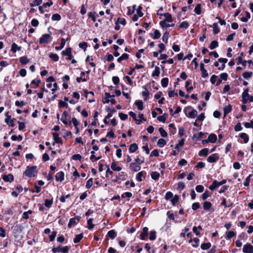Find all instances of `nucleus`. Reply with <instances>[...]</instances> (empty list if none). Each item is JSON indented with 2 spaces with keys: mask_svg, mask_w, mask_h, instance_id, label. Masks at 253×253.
Here are the masks:
<instances>
[{
  "mask_svg": "<svg viewBox=\"0 0 253 253\" xmlns=\"http://www.w3.org/2000/svg\"><path fill=\"white\" fill-rule=\"evenodd\" d=\"M168 116V114L167 113H164L162 116H159L157 117V120L161 122L165 123L166 120Z\"/></svg>",
  "mask_w": 253,
  "mask_h": 253,
  "instance_id": "nucleus-36",
  "label": "nucleus"
},
{
  "mask_svg": "<svg viewBox=\"0 0 253 253\" xmlns=\"http://www.w3.org/2000/svg\"><path fill=\"white\" fill-rule=\"evenodd\" d=\"M144 174H146V172L144 171H141L139 172L137 174L136 176V179L137 181H138L139 182L141 181L142 180V176H143Z\"/></svg>",
  "mask_w": 253,
  "mask_h": 253,
  "instance_id": "nucleus-38",
  "label": "nucleus"
},
{
  "mask_svg": "<svg viewBox=\"0 0 253 253\" xmlns=\"http://www.w3.org/2000/svg\"><path fill=\"white\" fill-rule=\"evenodd\" d=\"M169 79L168 78H164L161 80V84L163 87H166L169 84Z\"/></svg>",
  "mask_w": 253,
  "mask_h": 253,
  "instance_id": "nucleus-49",
  "label": "nucleus"
},
{
  "mask_svg": "<svg viewBox=\"0 0 253 253\" xmlns=\"http://www.w3.org/2000/svg\"><path fill=\"white\" fill-rule=\"evenodd\" d=\"M239 136L240 138L244 140V142L245 143H247L248 142L249 140V137L247 134L244 132L241 133L239 135Z\"/></svg>",
  "mask_w": 253,
  "mask_h": 253,
  "instance_id": "nucleus-31",
  "label": "nucleus"
},
{
  "mask_svg": "<svg viewBox=\"0 0 253 253\" xmlns=\"http://www.w3.org/2000/svg\"><path fill=\"white\" fill-rule=\"evenodd\" d=\"M19 61L21 65H25L29 62L30 60L27 56H23L20 57Z\"/></svg>",
  "mask_w": 253,
  "mask_h": 253,
  "instance_id": "nucleus-17",
  "label": "nucleus"
},
{
  "mask_svg": "<svg viewBox=\"0 0 253 253\" xmlns=\"http://www.w3.org/2000/svg\"><path fill=\"white\" fill-rule=\"evenodd\" d=\"M58 106L59 108L65 107L66 108H68V104L66 102L60 100L58 103Z\"/></svg>",
  "mask_w": 253,
  "mask_h": 253,
  "instance_id": "nucleus-57",
  "label": "nucleus"
},
{
  "mask_svg": "<svg viewBox=\"0 0 253 253\" xmlns=\"http://www.w3.org/2000/svg\"><path fill=\"white\" fill-rule=\"evenodd\" d=\"M151 176L153 180H157L160 177V174L157 171H153L151 173Z\"/></svg>",
  "mask_w": 253,
  "mask_h": 253,
  "instance_id": "nucleus-39",
  "label": "nucleus"
},
{
  "mask_svg": "<svg viewBox=\"0 0 253 253\" xmlns=\"http://www.w3.org/2000/svg\"><path fill=\"white\" fill-rule=\"evenodd\" d=\"M61 19L60 15L58 13H55L52 15L51 19L52 21H59Z\"/></svg>",
  "mask_w": 253,
  "mask_h": 253,
  "instance_id": "nucleus-55",
  "label": "nucleus"
},
{
  "mask_svg": "<svg viewBox=\"0 0 253 253\" xmlns=\"http://www.w3.org/2000/svg\"><path fill=\"white\" fill-rule=\"evenodd\" d=\"M208 139L210 142L213 143L216 141L217 136L215 134L211 133L209 135Z\"/></svg>",
  "mask_w": 253,
  "mask_h": 253,
  "instance_id": "nucleus-28",
  "label": "nucleus"
},
{
  "mask_svg": "<svg viewBox=\"0 0 253 253\" xmlns=\"http://www.w3.org/2000/svg\"><path fill=\"white\" fill-rule=\"evenodd\" d=\"M143 88H144L145 90L142 92V95L144 97V100L146 101L148 99L149 92L146 87H144Z\"/></svg>",
  "mask_w": 253,
  "mask_h": 253,
  "instance_id": "nucleus-34",
  "label": "nucleus"
},
{
  "mask_svg": "<svg viewBox=\"0 0 253 253\" xmlns=\"http://www.w3.org/2000/svg\"><path fill=\"white\" fill-rule=\"evenodd\" d=\"M92 184H93V178H90L86 181V184H85V187L87 189H89L92 186Z\"/></svg>",
  "mask_w": 253,
  "mask_h": 253,
  "instance_id": "nucleus-59",
  "label": "nucleus"
},
{
  "mask_svg": "<svg viewBox=\"0 0 253 253\" xmlns=\"http://www.w3.org/2000/svg\"><path fill=\"white\" fill-rule=\"evenodd\" d=\"M2 179L5 182H11L14 180V176L13 174L9 173L7 175H2Z\"/></svg>",
  "mask_w": 253,
  "mask_h": 253,
  "instance_id": "nucleus-12",
  "label": "nucleus"
},
{
  "mask_svg": "<svg viewBox=\"0 0 253 253\" xmlns=\"http://www.w3.org/2000/svg\"><path fill=\"white\" fill-rule=\"evenodd\" d=\"M167 144V141L163 138H160L157 142V145L159 147H163Z\"/></svg>",
  "mask_w": 253,
  "mask_h": 253,
  "instance_id": "nucleus-43",
  "label": "nucleus"
},
{
  "mask_svg": "<svg viewBox=\"0 0 253 253\" xmlns=\"http://www.w3.org/2000/svg\"><path fill=\"white\" fill-rule=\"evenodd\" d=\"M83 233H82L80 234L76 235L75 236V237L73 239V242L75 244L78 243L81 241V240L83 239Z\"/></svg>",
  "mask_w": 253,
  "mask_h": 253,
  "instance_id": "nucleus-30",
  "label": "nucleus"
},
{
  "mask_svg": "<svg viewBox=\"0 0 253 253\" xmlns=\"http://www.w3.org/2000/svg\"><path fill=\"white\" fill-rule=\"evenodd\" d=\"M42 0H34L32 3H30L31 7H34L37 5H40L42 3Z\"/></svg>",
  "mask_w": 253,
  "mask_h": 253,
  "instance_id": "nucleus-56",
  "label": "nucleus"
},
{
  "mask_svg": "<svg viewBox=\"0 0 253 253\" xmlns=\"http://www.w3.org/2000/svg\"><path fill=\"white\" fill-rule=\"evenodd\" d=\"M156 238V232L155 231H151L150 232L149 239L150 240H155Z\"/></svg>",
  "mask_w": 253,
  "mask_h": 253,
  "instance_id": "nucleus-61",
  "label": "nucleus"
},
{
  "mask_svg": "<svg viewBox=\"0 0 253 253\" xmlns=\"http://www.w3.org/2000/svg\"><path fill=\"white\" fill-rule=\"evenodd\" d=\"M220 29L218 26L217 23H214L213 24V33L214 35H216L219 33Z\"/></svg>",
  "mask_w": 253,
  "mask_h": 253,
  "instance_id": "nucleus-48",
  "label": "nucleus"
},
{
  "mask_svg": "<svg viewBox=\"0 0 253 253\" xmlns=\"http://www.w3.org/2000/svg\"><path fill=\"white\" fill-rule=\"evenodd\" d=\"M212 207V204L209 201H205L203 203V209L204 210L206 211H209L210 210Z\"/></svg>",
  "mask_w": 253,
  "mask_h": 253,
  "instance_id": "nucleus-19",
  "label": "nucleus"
},
{
  "mask_svg": "<svg viewBox=\"0 0 253 253\" xmlns=\"http://www.w3.org/2000/svg\"><path fill=\"white\" fill-rule=\"evenodd\" d=\"M232 106L229 104L223 108L224 116H225L232 111Z\"/></svg>",
  "mask_w": 253,
  "mask_h": 253,
  "instance_id": "nucleus-24",
  "label": "nucleus"
},
{
  "mask_svg": "<svg viewBox=\"0 0 253 253\" xmlns=\"http://www.w3.org/2000/svg\"><path fill=\"white\" fill-rule=\"evenodd\" d=\"M243 252L244 253H253V246L250 243L244 245Z\"/></svg>",
  "mask_w": 253,
  "mask_h": 253,
  "instance_id": "nucleus-8",
  "label": "nucleus"
},
{
  "mask_svg": "<svg viewBox=\"0 0 253 253\" xmlns=\"http://www.w3.org/2000/svg\"><path fill=\"white\" fill-rule=\"evenodd\" d=\"M161 36V34L158 30H155L153 33L150 34V36L154 40L159 39Z\"/></svg>",
  "mask_w": 253,
  "mask_h": 253,
  "instance_id": "nucleus-15",
  "label": "nucleus"
},
{
  "mask_svg": "<svg viewBox=\"0 0 253 253\" xmlns=\"http://www.w3.org/2000/svg\"><path fill=\"white\" fill-rule=\"evenodd\" d=\"M160 74V68L158 66H155V70L153 72L152 76L153 77H158Z\"/></svg>",
  "mask_w": 253,
  "mask_h": 253,
  "instance_id": "nucleus-52",
  "label": "nucleus"
},
{
  "mask_svg": "<svg viewBox=\"0 0 253 253\" xmlns=\"http://www.w3.org/2000/svg\"><path fill=\"white\" fill-rule=\"evenodd\" d=\"M148 228L147 227H144L143 228L142 232H141L140 234V238L142 240H145V238L146 236L148 235Z\"/></svg>",
  "mask_w": 253,
  "mask_h": 253,
  "instance_id": "nucleus-14",
  "label": "nucleus"
},
{
  "mask_svg": "<svg viewBox=\"0 0 253 253\" xmlns=\"http://www.w3.org/2000/svg\"><path fill=\"white\" fill-rule=\"evenodd\" d=\"M127 177V174L125 172L122 171L118 173L115 179H113V181L120 183L121 181H124L126 179Z\"/></svg>",
  "mask_w": 253,
  "mask_h": 253,
  "instance_id": "nucleus-5",
  "label": "nucleus"
},
{
  "mask_svg": "<svg viewBox=\"0 0 253 253\" xmlns=\"http://www.w3.org/2000/svg\"><path fill=\"white\" fill-rule=\"evenodd\" d=\"M49 57L52 59L54 61H57L59 60V56L56 53H50L49 54Z\"/></svg>",
  "mask_w": 253,
  "mask_h": 253,
  "instance_id": "nucleus-53",
  "label": "nucleus"
},
{
  "mask_svg": "<svg viewBox=\"0 0 253 253\" xmlns=\"http://www.w3.org/2000/svg\"><path fill=\"white\" fill-rule=\"evenodd\" d=\"M218 185L217 184V181L216 180H214L212 184L210 186H209V189L211 190V191H213L216 188L218 187Z\"/></svg>",
  "mask_w": 253,
  "mask_h": 253,
  "instance_id": "nucleus-45",
  "label": "nucleus"
},
{
  "mask_svg": "<svg viewBox=\"0 0 253 253\" xmlns=\"http://www.w3.org/2000/svg\"><path fill=\"white\" fill-rule=\"evenodd\" d=\"M194 12L198 15L201 13V5L200 3L197 4L194 9Z\"/></svg>",
  "mask_w": 253,
  "mask_h": 253,
  "instance_id": "nucleus-54",
  "label": "nucleus"
},
{
  "mask_svg": "<svg viewBox=\"0 0 253 253\" xmlns=\"http://www.w3.org/2000/svg\"><path fill=\"white\" fill-rule=\"evenodd\" d=\"M70 249V246H66L63 247L62 245H59L56 247H53L51 251L53 253H68Z\"/></svg>",
  "mask_w": 253,
  "mask_h": 253,
  "instance_id": "nucleus-3",
  "label": "nucleus"
},
{
  "mask_svg": "<svg viewBox=\"0 0 253 253\" xmlns=\"http://www.w3.org/2000/svg\"><path fill=\"white\" fill-rule=\"evenodd\" d=\"M111 168L113 171H120L122 169V168L120 167H117L116 162L115 161L112 163L111 165Z\"/></svg>",
  "mask_w": 253,
  "mask_h": 253,
  "instance_id": "nucleus-27",
  "label": "nucleus"
},
{
  "mask_svg": "<svg viewBox=\"0 0 253 253\" xmlns=\"http://www.w3.org/2000/svg\"><path fill=\"white\" fill-rule=\"evenodd\" d=\"M72 53V48L71 47H67L65 50H64L62 51L61 54L62 56H67Z\"/></svg>",
  "mask_w": 253,
  "mask_h": 253,
  "instance_id": "nucleus-46",
  "label": "nucleus"
},
{
  "mask_svg": "<svg viewBox=\"0 0 253 253\" xmlns=\"http://www.w3.org/2000/svg\"><path fill=\"white\" fill-rule=\"evenodd\" d=\"M219 158L218 154L214 153L208 157L207 161L210 163H213L216 162Z\"/></svg>",
  "mask_w": 253,
  "mask_h": 253,
  "instance_id": "nucleus-7",
  "label": "nucleus"
},
{
  "mask_svg": "<svg viewBox=\"0 0 253 253\" xmlns=\"http://www.w3.org/2000/svg\"><path fill=\"white\" fill-rule=\"evenodd\" d=\"M199 239L198 238H194L193 239H191L189 241V243H191L192 242H195V244H193L192 245V246L194 248H197L199 246Z\"/></svg>",
  "mask_w": 253,
  "mask_h": 253,
  "instance_id": "nucleus-41",
  "label": "nucleus"
},
{
  "mask_svg": "<svg viewBox=\"0 0 253 253\" xmlns=\"http://www.w3.org/2000/svg\"><path fill=\"white\" fill-rule=\"evenodd\" d=\"M179 200V197L177 195H175L171 200V203L173 206H174Z\"/></svg>",
  "mask_w": 253,
  "mask_h": 253,
  "instance_id": "nucleus-62",
  "label": "nucleus"
},
{
  "mask_svg": "<svg viewBox=\"0 0 253 253\" xmlns=\"http://www.w3.org/2000/svg\"><path fill=\"white\" fill-rule=\"evenodd\" d=\"M159 131L160 133L161 136L163 137H166L168 136V133L167 132V131H165V130L163 127H160L159 128Z\"/></svg>",
  "mask_w": 253,
  "mask_h": 253,
  "instance_id": "nucleus-58",
  "label": "nucleus"
},
{
  "mask_svg": "<svg viewBox=\"0 0 253 253\" xmlns=\"http://www.w3.org/2000/svg\"><path fill=\"white\" fill-rule=\"evenodd\" d=\"M34 188H35V190H34L33 189H31L30 190L32 193L36 192L37 193H39L41 192V187L38 186L36 183H35V184H34Z\"/></svg>",
  "mask_w": 253,
  "mask_h": 253,
  "instance_id": "nucleus-51",
  "label": "nucleus"
},
{
  "mask_svg": "<svg viewBox=\"0 0 253 253\" xmlns=\"http://www.w3.org/2000/svg\"><path fill=\"white\" fill-rule=\"evenodd\" d=\"M209 153V151L208 148H204L199 152L198 155L201 157L203 156L205 157L208 155Z\"/></svg>",
  "mask_w": 253,
  "mask_h": 253,
  "instance_id": "nucleus-18",
  "label": "nucleus"
},
{
  "mask_svg": "<svg viewBox=\"0 0 253 253\" xmlns=\"http://www.w3.org/2000/svg\"><path fill=\"white\" fill-rule=\"evenodd\" d=\"M129 169L131 170L134 172H136L140 170L141 167L140 165L137 164L136 163H131L129 165Z\"/></svg>",
  "mask_w": 253,
  "mask_h": 253,
  "instance_id": "nucleus-10",
  "label": "nucleus"
},
{
  "mask_svg": "<svg viewBox=\"0 0 253 253\" xmlns=\"http://www.w3.org/2000/svg\"><path fill=\"white\" fill-rule=\"evenodd\" d=\"M169 34V32L168 31H165L164 32V33L163 34V36L162 37V40L166 43H168V42Z\"/></svg>",
  "mask_w": 253,
  "mask_h": 253,
  "instance_id": "nucleus-37",
  "label": "nucleus"
},
{
  "mask_svg": "<svg viewBox=\"0 0 253 253\" xmlns=\"http://www.w3.org/2000/svg\"><path fill=\"white\" fill-rule=\"evenodd\" d=\"M236 235V232L233 231H230L226 232V237L225 238L226 240H229L235 236Z\"/></svg>",
  "mask_w": 253,
  "mask_h": 253,
  "instance_id": "nucleus-25",
  "label": "nucleus"
},
{
  "mask_svg": "<svg viewBox=\"0 0 253 253\" xmlns=\"http://www.w3.org/2000/svg\"><path fill=\"white\" fill-rule=\"evenodd\" d=\"M117 234L115 230H109L106 235V238H110L111 239H114L117 237Z\"/></svg>",
  "mask_w": 253,
  "mask_h": 253,
  "instance_id": "nucleus-13",
  "label": "nucleus"
},
{
  "mask_svg": "<svg viewBox=\"0 0 253 253\" xmlns=\"http://www.w3.org/2000/svg\"><path fill=\"white\" fill-rule=\"evenodd\" d=\"M52 135L53 137V139L54 141L53 142L52 145H54L56 143H59V144H62L63 141L60 137H59V134L57 132H53Z\"/></svg>",
  "mask_w": 253,
  "mask_h": 253,
  "instance_id": "nucleus-9",
  "label": "nucleus"
},
{
  "mask_svg": "<svg viewBox=\"0 0 253 253\" xmlns=\"http://www.w3.org/2000/svg\"><path fill=\"white\" fill-rule=\"evenodd\" d=\"M110 98H111L110 93L109 92H105L104 100L103 101V103H109L110 102Z\"/></svg>",
  "mask_w": 253,
  "mask_h": 253,
  "instance_id": "nucleus-50",
  "label": "nucleus"
},
{
  "mask_svg": "<svg viewBox=\"0 0 253 253\" xmlns=\"http://www.w3.org/2000/svg\"><path fill=\"white\" fill-rule=\"evenodd\" d=\"M69 40V38H67L66 40L64 38H61V45L59 46H55V48L56 50H59L62 49L65 46L66 42Z\"/></svg>",
  "mask_w": 253,
  "mask_h": 253,
  "instance_id": "nucleus-21",
  "label": "nucleus"
},
{
  "mask_svg": "<svg viewBox=\"0 0 253 253\" xmlns=\"http://www.w3.org/2000/svg\"><path fill=\"white\" fill-rule=\"evenodd\" d=\"M249 88L244 89L242 94V102L243 104H247L249 101L250 102H253V96H250L249 94Z\"/></svg>",
  "mask_w": 253,
  "mask_h": 253,
  "instance_id": "nucleus-4",
  "label": "nucleus"
},
{
  "mask_svg": "<svg viewBox=\"0 0 253 253\" xmlns=\"http://www.w3.org/2000/svg\"><path fill=\"white\" fill-rule=\"evenodd\" d=\"M164 16L165 17V19L164 20H166V22H171L173 21L172 15L169 13L167 12L164 13Z\"/></svg>",
  "mask_w": 253,
  "mask_h": 253,
  "instance_id": "nucleus-22",
  "label": "nucleus"
},
{
  "mask_svg": "<svg viewBox=\"0 0 253 253\" xmlns=\"http://www.w3.org/2000/svg\"><path fill=\"white\" fill-rule=\"evenodd\" d=\"M64 179V172L60 171L55 175V180L57 181L62 182Z\"/></svg>",
  "mask_w": 253,
  "mask_h": 253,
  "instance_id": "nucleus-11",
  "label": "nucleus"
},
{
  "mask_svg": "<svg viewBox=\"0 0 253 253\" xmlns=\"http://www.w3.org/2000/svg\"><path fill=\"white\" fill-rule=\"evenodd\" d=\"M87 15L89 18H90L92 21L95 22L96 21V16H98V15L96 14V13L94 12H89L88 13Z\"/></svg>",
  "mask_w": 253,
  "mask_h": 253,
  "instance_id": "nucleus-29",
  "label": "nucleus"
},
{
  "mask_svg": "<svg viewBox=\"0 0 253 253\" xmlns=\"http://www.w3.org/2000/svg\"><path fill=\"white\" fill-rule=\"evenodd\" d=\"M53 202V198L51 199H46L44 200V205L47 207V208H50L51 207Z\"/></svg>",
  "mask_w": 253,
  "mask_h": 253,
  "instance_id": "nucleus-23",
  "label": "nucleus"
},
{
  "mask_svg": "<svg viewBox=\"0 0 253 253\" xmlns=\"http://www.w3.org/2000/svg\"><path fill=\"white\" fill-rule=\"evenodd\" d=\"M160 25L163 29H167L168 27V24L166 22V20L161 21L159 23Z\"/></svg>",
  "mask_w": 253,
  "mask_h": 253,
  "instance_id": "nucleus-64",
  "label": "nucleus"
},
{
  "mask_svg": "<svg viewBox=\"0 0 253 253\" xmlns=\"http://www.w3.org/2000/svg\"><path fill=\"white\" fill-rule=\"evenodd\" d=\"M37 167L36 166H27L23 172V176L32 178L35 177L37 174Z\"/></svg>",
  "mask_w": 253,
  "mask_h": 253,
  "instance_id": "nucleus-1",
  "label": "nucleus"
},
{
  "mask_svg": "<svg viewBox=\"0 0 253 253\" xmlns=\"http://www.w3.org/2000/svg\"><path fill=\"white\" fill-rule=\"evenodd\" d=\"M218 45L219 44L217 41H213L211 42L209 47L212 50L217 48Z\"/></svg>",
  "mask_w": 253,
  "mask_h": 253,
  "instance_id": "nucleus-40",
  "label": "nucleus"
},
{
  "mask_svg": "<svg viewBox=\"0 0 253 253\" xmlns=\"http://www.w3.org/2000/svg\"><path fill=\"white\" fill-rule=\"evenodd\" d=\"M134 104L137 106L138 109L139 110H142L144 108L143 103L141 100L135 101Z\"/></svg>",
  "mask_w": 253,
  "mask_h": 253,
  "instance_id": "nucleus-33",
  "label": "nucleus"
},
{
  "mask_svg": "<svg viewBox=\"0 0 253 253\" xmlns=\"http://www.w3.org/2000/svg\"><path fill=\"white\" fill-rule=\"evenodd\" d=\"M189 25L187 21H184L182 22L179 25V27L180 28L187 29L189 27Z\"/></svg>",
  "mask_w": 253,
  "mask_h": 253,
  "instance_id": "nucleus-63",
  "label": "nucleus"
},
{
  "mask_svg": "<svg viewBox=\"0 0 253 253\" xmlns=\"http://www.w3.org/2000/svg\"><path fill=\"white\" fill-rule=\"evenodd\" d=\"M197 111L195 109H193L189 113L188 117L193 119L197 116Z\"/></svg>",
  "mask_w": 253,
  "mask_h": 253,
  "instance_id": "nucleus-47",
  "label": "nucleus"
},
{
  "mask_svg": "<svg viewBox=\"0 0 253 253\" xmlns=\"http://www.w3.org/2000/svg\"><path fill=\"white\" fill-rule=\"evenodd\" d=\"M169 127L170 128L169 134L170 135H174L176 133V128L174 126L173 123L170 124L169 125Z\"/></svg>",
  "mask_w": 253,
  "mask_h": 253,
  "instance_id": "nucleus-26",
  "label": "nucleus"
},
{
  "mask_svg": "<svg viewBox=\"0 0 253 253\" xmlns=\"http://www.w3.org/2000/svg\"><path fill=\"white\" fill-rule=\"evenodd\" d=\"M129 55L127 53H123L120 57L117 59V61L121 63L124 60H127L128 59Z\"/></svg>",
  "mask_w": 253,
  "mask_h": 253,
  "instance_id": "nucleus-35",
  "label": "nucleus"
},
{
  "mask_svg": "<svg viewBox=\"0 0 253 253\" xmlns=\"http://www.w3.org/2000/svg\"><path fill=\"white\" fill-rule=\"evenodd\" d=\"M48 34H43L42 36L39 39V43L40 44H46L50 42L52 40V38L51 36L52 32L50 31V27L47 29Z\"/></svg>",
  "mask_w": 253,
  "mask_h": 253,
  "instance_id": "nucleus-2",
  "label": "nucleus"
},
{
  "mask_svg": "<svg viewBox=\"0 0 253 253\" xmlns=\"http://www.w3.org/2000/svg\"><path fill=\"white\" fill-rule=\"evenodd\" d=\"M204 133L202 132H199L198 135L197 134H194L192 136V139H197V140H199L204 135Z\"/></svg>",
  "mask_w": 253,
  "mask_h": 253,
  "instance_id": "nucleus-60",
  "label": "nucleus"
},
{
  "mask_svg": "<svg viewBox=\"0 0 253 253\" xmlns=\"http://www.w3.org/2000/svg\"><path fill=\"white\" fill-rule=\"evenodd\" d=\"M138 149V146L135 143H132L129 146V152L130 153H134Z\"/></svg>",
  "mask_w": 253,
  "mask_h": 253,
  "instance_id": "nucleus-32",
  "label": "nucleus"
},
{
  "mask_svg": "<svg viewBox=\"0 0 253 253\" xmlns=\"http://www.w3.org/2000/svg\"><path fill=\"white\" fill-rule=\"evenodd\" d=\"M211 246V243H204L201 244V248L203 250H207L209 249Z\"/></svg>",
  "mask_w": 253,
  "mask_h": 253,
  "instance_id": "nucleus-42",
  "label": "nucleus"
},
{
  "mask_svg": "<svg viewBox=\"0 0 253 253\" xmlns=\"http://www.w3.org/2000/svg\"><path fill=\"white\" fill-rule=\"evenodd\" d=\"M80 216H76L73 218H71L70 219L69 221L68 224V226L69 228L72 227V226H75L77 224H78L80 220Z\"/></svg>",
  "mask_w": 253,
  "mask_h": 253,
  "instance_id": "nucleus-6",
  "label": "nucleus"
},
{
  "mask_svg": "<svg viewBox=\"0 0 253 253\" xmlns=\"http://www.w3.org/2000/svg\"><path fill=\"white\" fill-rule=\"evenodd\" d=\"M21 46H18L16 43H13L11 45V50L13 53H15L17 51H20L21 50Z\"/></svg>",
  "mask_w": 253,
  "mask_h": 253,
  "instance_id": "nucleus-20",
  "label": "nucleus"
},
{
  "mask_svg": "<svg viewBox=\"0 0 253 253\" xmlns=\"http://www.w3.org/2000/svg\"><path fill=\"white\" fill-rule=\"evenodd\" d=\"M185 139L184 138H182L179 142L175 145V149L178 151L180 152L181 151V147L184 144Z\"/></svg>",
  "mask_w": 253,
  "mask_h": 253,
  "instance_id": "nucleus-16",
  "label": "nucleus"
},
{
  "mask_svg": "<svg viewBox=\"0 0 253 253\" xmlns=\"http://www.w3.org/2000/svg\"><path fill=\"white\" fill-rule=\"evenodd\" d=\"M253 75L252 72H245L243 73L242 76L245 79H249L251 78Z\"/></svg>",
  "mask_w": 253,
  "mask_h": 253,
  "instance_id": "nucleus-44",
  "label": "nucleus"
}]
</instances>
